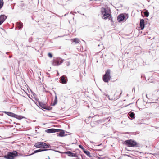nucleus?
Masks as SVG:
<instances>
[{
	"mask_svg": "<svg viewBox=\"0 0 159 159\" xmlns=\"http://www.w3.org/2000/svg\"><path fill=\"white\" fill-rule=\"evenodd\" d=\"M101 12L103 15V19H108L109 20H111V15L108 12V11L104 8L102 7L101 8Z\"/></svg>",
	"mask_w": 159,
	"mask_h": 159,
	"instance_id": "1",
	"label": "nucleus"
},
{
	"mask_svg": "<svg viewBox=\"0 0 159 159\" xmlns=\"http://www.w3.org/2000/svg\"><path fill=\"white\" fill-rule=\"evenodd\" d=\"M111 71L110 69H108L106 71L105 73L103 76V81L105 82L108 83L111 80V77L110 75Z\"/></svg>",
	"mask_w": 159,
	"mask_h": 159,
	"instance_id": "2",
	"label": "nucleus"
},
{
	"mask_svg": "<svg viewBox=\"0 0 159 159\" xmlns=\"http://www.w3.org/2000/svg\"><path fill=\"white\" fill-rule=\"evenodd\" d=\"M48 145L43 142H38L36 143L34 146L37 148H43L44 149H46L49 147Z\"/></svg>",
	"mask_w": 159,
	"mask_h": 159,
	"instance_id": "3",
	"label": "nucleus"
},
{
	"mask_svg": "<svg viewBox=\"0 0 159 159\" xmlns=\"http://www.w3.org/2000/svg\"><path fill=\"white\" fill-rule=\"evenodd\" d=\"M124 144L129 147H134L136 146L137 143L135 141L130 139L126 140Z\"/></svg>",
	"mask_w": 159,
	"mask_h": 159,
	"instance_id": "4",
	"label": "nucleus"
},
{
	"mask_svg": "<svg viewBox=\"0 0 159 159\" xmlns=\"http://www.w3.org/2000/svg\"><path fill=\"white\" fill-rule=\"evenodd\" d=\"M17 155L16 151H14L13 152H8L4 156V157L7 159H13L14 157Z\"/></svg>",
	"mask_w": 159,
	"mask_h": 159,
	"instance_id": "5",
	"label": "nucleus"
},
{
	"mask_svg": "<svg viewBox=\"0 0 159 159\" xmlns=\"http://www.w3.org/2000/svg\"><path fill=\"white\" fill-rule=\"evenodd\" d=\"M62 62L63 61L61 59L57 58L53 60L52 65L54 66H58L60 65Z\"/></svg>",
	"mask_w": 159,
	"mask_h": 159,
	"instance_id": "6",
	"label": "nucleus"
},
{
	"mask_svg": "<svg viewBox=\"0 0 159 159\" xmlns=\"http://www.w3.org/2000/svg\"><path fill=\"white\" fill-rule=\"evenodd\" d=\"M37 103L38 104L39 106L45 109L49 110L48 107L46 106V104L43 103V102L37 100Z\"/></svg>",
	"mask_w": 159,
	"mask_h": 159,
	"instance_id": "7",
	"label": "nucleus"
},
{
	"mask_svg": "<svg viewBox=\"0 0 159 159\" xmlns=\"http://www.w3.org/2000/svg\"><path fill=\"white\" fill-rule=\"evenodd\" d=\"M60 131V129L52 128L47 129L45 131L47 133H52L58 132Z\"/></svg>",
	"mask_w": 159,
	"mask_h": 159,
	"instance_id": "8",
	"label": "nucleus"
},
{
	"mask_svg": "<svg viewBox=\"0 0 159 159\" xmlns=\"http://www.w3.org/2000/svg\"><path fill=\"white\" fill-rule=\"evenodd\" d=\"M4 112L7 115L9 116H11V117H16V118H17L18 119H19V118H18L17 117V115L15 114L14 113H13L12 112H6V111H5V112Z\"/></svg>",
	"mask_w": 159,
	"mask_h": 159,
	"instance_id": "9",
	"label": "nucleus"
},
{
	"mask_svg": "<svg viewBox=\"0 0 159 159\" xmlns=\"http://www.w3.org/2000/svg\"><path fill=\"white\" fill-rule=\"evenodd\" d=\"M61 82L63 84L66 83L67 81V78L66 76H62L61 77Z\"/></svg>",
	"mask_w": 159,
	"mask_h": 159,
	"instance_id": "10",
	"label": "nucleus"
},
{
	"mask_svg": "<svg viewBox=\"0 0 159 159\" xmlns=\"http://www.w3.org/2000/svg\"><path fill=\"white\" fill-rule=\"evenodd\" d=\"M125 19L124 15L122 14L119 15L117 17V20L119 22L123 21Z\"/></svg>",
	"mask_w": 159,
	"mask_h": 159,
	"instance_id": "11",
	"label": "nucleus"
},
{
	"mask_svg": "<svg viewBox=\"0 0 159 159\" xmlns=\"http://www.w3.org/2000/svg\"><path fill=\"white\" fill-rule=\"evenodd\" d=\"M140 26L141 30L143 29L145 27V24L144 20L143 19H140Z\"/></svg>",
	"mask_w": 159,
	"mask_h": 159,
	"instance_id": "12",
	"label": "nucleus"
},
{
	"mask_svg": "<svg viewBox=\"0 0 159 159\" xmlns=\"http://www.w3.org/2000/svg\"><path fill=\"white\" fill-rule=\"evenodd\" d=\"M128 116L129 118L130 119H134L135 117V114L133 112H129L128 114Z\"/></svg>",
	"mask_w": 159,
	"mask_h": 159,
	"instance_id": "13",
	"label": "nucleus"
},
{
	"mask_svg": "<svg viewBox=\"0 0 159 159\" xmlns=\"http://www.w3.org/2000/svg\"><path fill=\"white\" fill-rule=\"evenodd\" d=\"M7 18V16L4 15H1L0 16V21H1L2 23H3Z\"/></svg>",
	"mask_w": 159,
	"mask_h": 159,
	"instance_id": "14",
	"label": "nucleus"
},
{
	"mask_svg": "<svg viewBox=\"0 0 159 159\" xmlns=\"http://www.w3.org/2000/svg\"><path fill=\"white\" fill-rule=\"evenodd\" d=\"M72 43H74V44H76L79 43L80 42L79 39L77 38L73 39H71Z\"/></svg>",
	"mask_w": 159,
	"mask_h": 159,
	"instance_id": "15",
	"label": "nucleus"
},
{
	"mask_svg": "<svg viewBox=\"0 0 159 159\" xmlns=\"http://www.w3.org/2000/svg\"><path fill=\"white\" fill-rule=\"evenodd\" d=\"M83 152L85 154H86L89 157H92V156L91 155H90V152L89 151L85 150L83 151Z\"/></svg>",
	"mask_w": 159,
	"mask_h": 159,
	"instance_id": "16",
	"label": "nucleus"
},
{
	"mask_svg": "<svg viewBox=\"0 0 159 159\" xmlns=\"http://www.w3.org/2000/svg\"><path fill=\"white\" fill-rule=\"evenodd\" d=\"M47 150V149H39V150L34 151V153H37V152H41V151H46Z\"/></svg>",
	"mask_w": 159,
	"mask_h": 159,
	"instance_id": "17",
	"label": "nucleus"
},
{
	"mask_svg": "<svg viewBox=\"0 0 159 159\" xmlns=\"http://www.w3.org/2000/svg\"><path fill=\"white\" fill-rule=\"evenodd\" d=\"M64 133H65L64 131L62 130L61 131L59 134L57 133V134H58V135H59L60 136L62 137L64 136Z\"/></svg>",
	"mask_w": 159,
	"mask_h": 159,
	"instance_id": "18",
	"label": "nucleus"
},
{
	"mask_svg": "<svg viewBox=\"0 0 159 159\" xmlns=\"http://www.w3.org/2000/svg\"><path fill=\"white\" fill-rule=\"evenodd\" d=\"M23 24L21 22H19L17 24V26L20 29L21 28L23 27Z\"/></svg>",
	"mask_w": 159,
	"mask_h": 159,
	"instance_id": "19",
	"label": "nucleus"
},
{
	"mask_svg": "<svg viewBox=\"0 0 159 159\" xmlns=\"http://www.w3.org/2000/svg\"><path fill=\"white\" fill-rule=\"evenodd\" d=\"M70 156H73L76 157H78V156L77 154L70 152Z\"/></svg>",
	"mask_w": 159,
	"mask_h": 159,
	"instance_id": "20",
	"label": "nucleus"
},
{
	"mask_svg": "<svg viewBox=\"0 0 159 159\" xmlns=\"http://www.w3.org/2000/svg\"><path fill=\"white\" fill-rule=\"evenodd\" d=\"M57 103V96H55V99L54 100V101L53 102V103L52 104L53 106H54L56 105Z\"/></svg>",
	"mask_w": 159,
	"mask_h": 159,
	"instance_id": "21",
	"label": "nucleus"
},
{
	"mask_svg": "<svg viewBox=\"0 0 159 159\" xmlns=\"http://www.w3.org/2000/svg\"><path fill=\"white\" fill-rule=\"evenodd\" d=\"M4 4L3 0H0V9L1 8L3 7Z\"/></svg>",
	"mask_w": 159,
	"mask_h": 159,
	"instance_id": "22",
	"label": "nucleus"
},
{
	"mask_svg": "<svg viewBox=\"0 0 159 159\" xmlns=\"http://www.w3.org/2000/svg\"><path fill=\"white\" fill-rule=\"evenodd\" d=\"M144 15L146 17H148L149 15V12L148 11H146L144 12Z\"/></svg>",
	"mask_w": 159,
	"mask_h": 159,
	"instance_id": "23",
	"label": "nucleus"
},
{
	"mask_svg": "<svg viewBox=\"0 0 159 159\" xmlns=\"http://www.w3.org/2000/svg\"><path fill=\"white\" fill-rule=\"evenodd\" d=\"M106 96L107 97H108V98H109V100H114L115 99V98H111L108 95H106Z\"/></svg>",
	"mask_w": 159,
	"mask_h": 159,
	"instance_id": "24",
	"label": "nucleus"
},
{
	"mask_svg": "<svg viewBox=\"0 0 159 159\" xmlns=\"http://www.w3.org/2000/svg\"><path fill=\"white\" fill-rule=\"evenodd\" d=\"M48 56L50 58H51L52 57V54L50 53H48Z\"/></svg>",
	"mask_w": 159,
	"mask_h": 159,
	"instance_id": "25",
	"label": "nucleus"
},
{
	"mask_svg": "<svg viewBox=\"0 0 159 159\" xmlns=\"http://www.w3.org/2000/svg\"><path fill=\"white\" fill-rule=\"evenodd\" d=\"M79 147L80 148H81L82 150H83V151L85 150V149L84 148V147L81 145H79Z\"/></svg>",
	"mask_w": 159,
	"mask_h": 159,
	"instance_id": "26",
	"label": "nucleus"
},
{
	"mask_svg": "<svg viewBox=\"0 0 159 159\" xmlns=\"http://www.w3.org/2000/svg\"><path fill=\"white\" fill-rule=\"evenodd\" d=\"M66 153L68 154V156H70V151H68L66 152Z\"/></svg>",
	"mask_w": 159,
	"mask_h": 159,
	"instance_id": "27",
	"label": "nucleus"
},
{
	"mask_svg": "<svg viewBox=\"0 0 159 159\" xmlns=\"http://www.w3.org/2000/svg\"><path fill=\"white\" fill-rule=\"evenodd\" d=\"M1 21H0V25L2 23Z\"/></svg>",
	"mask_w": 159,
	"mask_h": 159,
	"instance_id": "28",
	"label": "nucleus"
},
{
	"mask_svg": "<svg viewBox=\"0 0 159 159\" xmlns=\"http://www.w3.org/2000/svg\"><path fill=\"white\" fill-rule=\"evenodd\" d=\"M71 32H72V33L73 32L72 31H71Z\"/></svg>",
	"mask_w": 159,
	"mask_h": 159,
	"instance_id": "29",
	"label": "nucleus"
}]
</instances>
